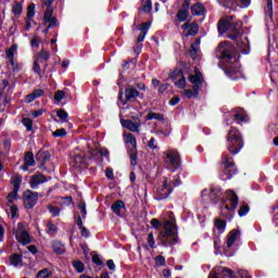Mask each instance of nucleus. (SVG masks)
<instances>
[{"label":"nucleus","instance_id":"c03bdc74","mask_svg":"<svg viewBox=\"0 0 278 278\" xmlns=\"http://www.w3.org/2000/svg\"><path fill=\"white\" fill-rule=\"evenodd\" d=\"M238 48L240 49V51H242V53H249V40L245 39V41L239 42Z\"/></svg>","mask_w":278,"mask_h":278},{"label":"nucleus","instance_id":"09e8293b","mask_svg":"<svg viewBox=\"0 0 278 278\" xmlns=\"http://www.w3.org/2000/svg\"><path fill=\"white\" fill-rule=\"evenodd\" d=\"M233 121H237L238 123H247V121H249V117H247V115H244L242 113H237L235 115Z\"/></svg>","mask_w":278,"mask_h":278},{"label":"nucleus","instance_id":"bb28decb","mask_svg":"<svg viewBox=\"0 0 278 278\" xmlns=\"http://www.w3.org/2000/svg\"><path fill=\"white\" fill-rule=\"evenodd\" d=\"M190 7H185L182 5V8L178 11L177 13V18L180 23H184L185 21L188 20V10Z\"/></svg>","mask_w":278,"mask_h":278},{"label":"nucleus","instance_id":"774afa93","mask_svg":"<svg viewBox=\"0 0 278 278\" xmlns=\"http://www.w3.org/2000/svg\"><path fill=\"white\" fill-rule=\"evenodd\" d=\"M249 214V206L244 205L239 210V216H247Z\"/></svg>","mask_w":278,"mask_h":278},{"label":"nucleus","instance_id":"393cba45","mask_svg":"<svg viewBox=\"0 0 278 278\" xmlns=\"http://www.w3.org/2000/svg\"><path fill=\"white\" fill-rule=\"evenodd\" d=\"M189 81H191V84H195L194 86H199L200 84H203V75L201 72L195 71V75L189 76Z\"/></svg>","mask_w":278,"mask_h":278},{"label":"nucleus","instance_id":"20e7f679","mask_svg":"<svg viewBox=\"0 0 278 278\" xmlns=\"http://www.w3.org/2000/svg\"><path fill=\"white\" fill-rule=\"evenodd\" d=\"M179 184H181L179 176L165 178L162 187L156 190L155 199L157 201L168 199L170 192H173V189L177 188Z\"/></svg>","mask_w":278,"mask_h":278},{"label":"nucleus","instance_id":"423d86ee","mask_svg":"<svg viewBox=\"0 0 278 278\" xmlns=\"http://www.w3.org/2000/svg\"><path fill=\"white\" fill-rule=\"evenodd\" d=\"M165 164H167L168 168H172V170H177V168L181 166V156H179V152L167 150L165 152Z\"/></svg>","mask_w":278,"mask_h":278},{"label":"nucleus","instance_id":"603ef678","mask_svg":"<svg viewBox=\"0 0 278 278\" xmlns=\"http://www.w3.org/2000/svg\"><path fill=\"white\" fill-rule=\"evenodd\" d=\"M36 4L31 3L28 5V10H27V17L28 18H34L35 14H36Z\"/></svg>","mask_w":278,"mask_h":278},{"label":"nucleus","instance_id":"a19ab883","mask_svg":"<svg viewBox=\"0 0 278 278\" xmlns=\"http://www.w3.org/2000/svg\"><path fill=\"white\" fill-rule=\"evenodd\" d=\"M147 121H164V117L160 113L150 112L147 116Z\"/></svg>","mask_w":278,"mask_h":278},{"label":"nucleus","instance_id":"0eeeda50","mask_svg":"<svg viewBox=\"0 0 278 278\" xmlns=\"http://www.w3.org/2000/svg\"><path fill=\"white\" fill-rule=\"evenodd\" d=\"M222 164L224 166V174L222 175V179L224 180L231 179V177L236 175L233 159L227 155H224L222 157Z\"/></svg>","mask_w":278,"mask_h":278},{"label":"nucleus","instance_id":"3c124183","mask_svg":"<svg viewBox=\"0 0 278 278\" xmlns=\"http://www.w3.org/2000/svg\"><path fill=\"white\" fill-rule=\"evenodd\" d=\"M174 84L177 88H180V89L186 88V77L185 76L180 77L178 80H175Z\"/></svg>","mask_w":278,"mask_h":278},{"label":"nucleus","instance_id":"8fccbe9b","mask_svg":"<svg viewBox=\"0 0 278 278\" xmlns=\"http://www.w3.org/2000/svg\"><path fill=\"white\" fill-rule=\"evenodd\" d=\"M39 59H36L34 62V66H33V71L34 73H36L37 75H42V70L40 68V64H39Z\"/></svg>","mask_w":278,"mask_h":278},{"label":"nucleus","instance_id":"69168bd1","mask_svg":"<svg viewBox=\"0 0 278 278\" xmlns=\"http://www.w3.org/2000/svg\"><path fill=\"white\" fill-rule=\"evenodd\" d=\"M48 233H55L58 231V226H55L53 223H48Z\"/></svg>","mask_w":278,"mask_h":278},{"label":"nucleus","instance_id":"c9c22d12","mask_svg":"<svg viewBox=\"0 0 278 278\" xmlns=\"http://www.w3.org/2000/svg\"><path fill=\"white\" fill-rule=\"evenodd\" d=\"M24 164H26V166H34V164H36V161L34 160V153L31 152L26 153L24 157Z\"/></svg>","mask_w":278,"mask_h":278},{"label":"nucleus","instance_id":"72a5a7b5","mask_svg":"<svg viewBox=\"0 0 278 278\" xmlns=\"http://www.w3.org/2000/svg\"><path fill=\"white\" fill-rule=\"evenodd\" d=\"M52 249H53L54 253H56L58 255H62V253H64V251H65L64 244H62L59 241H54L52 243Z\"/></svg>","mask_w":278,"mask_h":278},{"label":"nucleus","instance_id":"a878e982","mask_svg":"<svg viewBox=\"0 0 278 278\" xmlns=\"http://www.w3.org/2000/svg\"><path fill=\"white\" fill-rule=\"evenodd\" d=\"M18 50V46L13 45L11 48L7 51V58L9 60V63L11 66H14V53Z\"/></svg>","mask_w":278,"mask_h":278},{"label":"nucleus","instance_id":"0e129e2a","mask_svg":"<svg viewBox=\"0 0 278 278\" xmlns=\"http://www.w3.org/2000/svg\"><path fill=\"white\" fill-rule=\"evenodd\" d=\"M64 91L63 90H58L55 93H54V99L55 101L60 102L62 101V99H64Z\"/></svg>","mask_w":278,"mask_h":278},{"label":"nucleus","instance_id":"7ed1b4c3","mask_svg":"<svg viewBox=\"0 0 278 278\" xmlns=\"http://www.w3.org/2000/svg\"><path fill=\"white\" fill-rule=\"evenodd\" d=\"M240 29H242V22H233V16H228L225 20H220L218 23L219 34L231 31L229 35L231 40H238L240 38Z\"/></svg>","mask_w":278,"mask_h":278},{"label":"nucleus","instance_id":"680f3d73","mask_svg":"<svg viewBox=\"0 0 278 278\" xmlns=\"http://www.w3.org/2000/svg\"><path fill=\"white\" fill-rule=\"evenodd\" d=\"M148 147H149V149H152L153 151H155V149H157V142L155 141V138L152 137L148 141Z\"/></svg>","mask_w":278,"mask_h":278},{"label":"nucleus","instance_id":"79ce46f5","mask_svg":"<svg viewBox=\"0 0 278 278\" xmlns=\"http://www.w3.org/2000/svg\"><path fill=\"white\" fill-rule=\"evenodd\" d=\"M18 199V191L10 192L8 195V205H13L14 201Z\"/></svg>","mask_w":278,"mask_h":278},{"label":"nucleus","instance_id":"f03ea898","mask_svg":"<svg viewBox=\"0 0 278 278\" xmlns=\"http://www.w3.org/2000/svg\"><path fill=\"white\" fill-rule=\"evenodd\" d=\"M164 229L159 233L160 243L163 247H173V244H177L179 237H177V226L170 222L166 220L163 225Z\"/></svg>","mask_w":278,"mask_h":278},{"label":"nucleus","instance_id":"4c0bfd02","mask_svg":"<svg viewBox=\"0 0 278 278\" xmlns=\"http://www.w3.org/2000/svg\"><path fill=\"white\" fill-rule=\"evenodd\" d=\"M128 151L130 153V164L136 166L138 164V149Z\"/></svg>","mask_w":278,"mask_h":278},{"label":"nucleus","instance_id":"e2e57ef3","mask_svg":"<svg viewBox=\"0 0 278 278\" xmlns=\"http://www.w3.org/2000/svg\"><path fill=\"white\" fill-rule=\"evenodd\" d=\"M30 47L33 49H38V47H40V39H38V37H34L30 41Z\"/></svg>","mask_w":278,"mask_h":278},{"label":"nucleus","instance_id":"052dcab7","mask_svg":"<svg viewBox=\"0 0 278 278\" xmlns=\"http://www.w3.org/2000/svg\"><path fill=\"white\" fill-rule=\"evenodd\" d=\"M8 207H10L11 218H16V214L18 212V207H16V205H14V204L8 205Z\"/></svg>","mask_w":278,"mask_h":278},{"label":"nucleus","instance_id":"37998d69","mask_svg":"<svg viewBox=\"0 0 278 278\" xmlns=\"http://www.w3.org/2000/svg\"><path fill=\"white\" fill-rule=\"evenodd\" d=\"M73 266L77 273H84L86 268V266L84 265V263H81V261H74Z\"/></svg>","mask_w":278,"mask_h":278},{"label":"nucleus","instance_id":"e433bc0d","mask_svg":"<svg viewBox=\"0 0 278 278\" xmlns=\"http://www.w3.org/2000/svg\"><path fill=\"white\" fill-rule=\"evenodd\" d=\"M184 77V72L181 70H175L169 74V78L175 83L178 79H181Z\"/></svg>","mask_w":278,"mask_h":278},{"label":"nucleus","instance_id":"4468645a","mask_svg":"<svg viewBox=\"0 0 278 278\" xmlns=\"http://www.w3.org/2000/svg\"><path fill=\"white\" fill-rule=\"evenodd\" d=\"M47 181H49V179H47L45 175L35 174L30 178V188H33V190H36L40 184H45Z\"/></svg>","mask_w":278,"mask_h":278},{"label":"nucleus","instance_id":"a18cd8bd","mask_svg":"<svg viewBox=\"0 0 278 278\" xmlns=\"http://www.w3.org/2000/svg\"><path fill=\"white\" fill-rule=\"evenodd\" d=\"M22 123L24 125V127H26L27 131H31V129H34V122L30 118H23Z\"/></svg>","mask_w":278,"mask_h":278},{"label":"nucleus","instance_id":"13d9d810","mask_svg":"<svg viewBox=\"0 0 278 278\" xmlns=\"http://www.w3.org/2000/svg\"><path fill=\"white\" fill-rule=\"evenodd\" d=\"M148 244L150 249H155V238L153 237L152 232L148 235Z\"/></svg>","mask_w":278,"mask_h":278},{"label":"nucleus","instance_id":"c85d7f7f","mask_svg":"<svg viewBox=\"0 0 278 278\" xmlns=\"http://www.w3.org/2000/svg\"><path fill=\"white\" fill-rule=\"evenodd\" d=\"M73 162L76 168H81L86 164V159L81 154H75L73 156Z\"/></svg>","mask_w":278,"mask_h":278},{"label":"nucleus","instance_id":"aec40b11","mask_svg":"<svg viewBox=\"0 0 278 278\" xmlns=\"http://www.w3.org/2000/svg\"><path fill=\"white\" fill-rule=\"evenodd\" d=\"M238 236H240V231L238 230H231L228 236H227V240H226V247L227 249H231V247H233V243L236 242V240L238 239Z\"/></svg>","mask_w":278,"mask_h":278},{"label":"nucleus","instance_id":"a211bd4d","mask_svg":"<svg viewBox=\"0 0 278 278\" xmlns=\"http://www.w3.org/2000/svg\"><path fill=\"white\" fill-rule=\"evenodd\" d=\"M53 1L55 0H43V5L48 8L43 14L45 23L49 22L50 18H53V9H51V5H53Z\"/></svg>","mask_w":278,"mask_h":278},{"label":"nucleus","instance_id":"9d476101","mask_svg":"<svg viewBox=\"0 0 278 278\" xmlns=\"http://www.w3.org/2000/svg\"><path fill=\"white\" fill-rule=\"evenodd\" d=\"M15 238L17 242L21 244H29L31 242V238L29 237V232L25 229V224L18 223L16 229L14 230Z\"/></svg>","mask_w":278,"mask_h":278},{"label":"nucleus","instance_id":"49530a36","mask_svg":"<svg viewBox=\"0 0 278 278\" xmlns=\"http://www.w3.org/2000/svg\"><path fill=\"white\" fill-rule=\"evenodd\" d=\"M12 266H18L21 262H23V258L18 254H13L10 257Z\"/></svg>","mask_w":278,"mask_h":278},{"label":"nucleus","instance_id":"f8f14e48","mask_svg":"<svg viewBox=\"0 0 278 278\" xmlns=\"http://www.w3.org/2000/svg\"><path fill=\"white\" fill-rule=\"evenodd\" d=\"M38 203V192L26 191L24 193V205L28 210H31L34 205Z\"/></svg>","mask_w":278,"mask_h":278},{"label":"nucleus","instance_id":"4be33fe9","mask_svg":"<svg viewBox=\"0 0 278 278\" xmlns=\"http://www.w3.org/2000/svg\"><path fill=\"white\" fill-rule=\"evenodd\" d=\"M75 224L79 227L80 233L84 238L90 237V231H88V228L84 227V220H81V216L75 217Z\"/></svg>","mask_w":278,"mask_h":278},{"label":"nucleus","instance_id":"338daca9","mask_svg":"<svg viewBox=\"0 0 278 278\" xmlns=\"http://www.w3.org/2000/svg\"><path fill=\"white\" fill-rule=\"evenodd\" d=\"M155 262L157 266H164V264H166V258H164L162 255H159L155 257Z\"/></svg>","mask_w":278,"mask_h":278},{"label":"nucleus","instance_id":"9b49d317","mask_svg":"<svg viewBox=\"0 0 278 278\" xmlns=\"http://www.w3.org/2000/svg\"><path fill=\"white\" fill-rule=\"evenodd\" d=\"M137 97H140V91L134 86H128L125 89V99L123 98V92L119 93V101L122 102V105H126L127 101H134Z\"/></svg>","mask_w":278,"mask_h":278},{"label":"nucleus","instance_id":"473e14b6","mask_svg":"<svg viewBox=\"0 0 278 278\" xmlns=\"http://www.w3.org/2000/svg\"><path fill=\"white\" fill-rule=\"evenodd\" d=\"M51 275H53V269L43 268V269L38 271L36 278H49V277H51Z\"/></svg>","mask_w":278,"mask_h":278},{"label":"nucleus","instance_id":"58836bf2","mask_svg":"<svg viewBox=\"0 0 278 278\" xmlns=\"http://www.w3.org/2000/svg\"><path fill=\"white\" fill-rule=\"evenodd\" d=\"M13 14H15V16H18L22 14L23 12V4H21L18 1H15L13 3V10H12Z\"/></svg>","mask_w":278,"mask_h":278},{"label":"nucleus","instance_id":"6ab92c4d","mask_svg":"<svg viewBox=\"0 0 278 278\" xmlns=\"http://www.w3.org/2000/svg\"><path fill=\"white\" fill-rule=\"evenodd\" d=\"M210 197L211 199H213V201H215V203H216V200H218V199H220V189H218V188H212V189H210V190H207V189H204L203 191H202V197Z\"/></svg>","mask_w":278,"mask_h":278},{"label":"nucleus","instance_id":"5fc2aeb1","mask_svg":"<svg viewBox=\"0 0 278 278\" xmlns=\"http://www.w3.org/2000/svg\"><path fill=\"white\" fill-rule=\"evenodd\" d=\"M213 240H214L215 254L218 255V251L220 250V237L215 236Z\"/></svg>","mask_w":278,"mask_h":278},{"label":"nucleus","instance_id":"39448f33","mask_svg":"<svg viewBox=\"0 0 278 278\" xmlns=\"http://www.w3.org/2000/svg\"><path fill=\"white\" fill-rule=\"evenodd\" d=\"M242 147H244V142L242 141V135H240V131L238 129L231 128L228 131L227 137V149L229 153L236 155L240 153Z\"/></svg>","mask_w":278,"mask_h":278},{"label":"nucleus","instance_id":"b1692460","mask_svg":"<svg viewBox=\"0 0 278 278\" xmlns=\"http://www.w3.org/2000/svg\"><path fill=\"white\" fill-rule=\"evenodd\" d=\"M199 45H201V40H197L195 43L191 45L189 53L192 60H199Z\"/></svg>","mask_w":278,"mask_h":278},{"label":"nucleus","instance_id":"bf43d9fd","mask_svg":"<svg viewBox=\"0 0 278 278\" xmlns=\"http://www.w3.org/2000/svg\"><path fill=\"white\" fill-rule=\"evenodd\" d=\"M48 210L52 216H60V208H58L53 205H49Z\"/></svg>","mask_w":278,"mask_h":278},{"label":"nucleus","instance_id":"412c9836","mask_svg":"<svg viewBox=\"0 0 278 278\" xmlns=\"http://www.w3.org/2000/svg\"><path fill=\"white\" fill-rule=\"evenodd\" d=\"M191 14L193 16H203L205 14V7L201 2L193 4L191 7Z\"/></svg>","mask_w":278,"mask_h":278},{"label":"nucleus","instance_id":"7c9ffc66","mask_svg":"<svg viewBox=\"0 0 278 278\" xmlns=\"http://www.w3.org/2000/svg\"><path fill=\"white\" fill-rule=\"evenodd\" d=\"M10 86V83L5 79L0 80V99H2V97H5L8 94V90Z\"/></svg>","mask_w":278,"mask_h":278},{"label":"nucleus","instance_id":"2eb2a0df","mask_svg":"<svg viewBox=\"0 0 278 278\" xmlns=\"http://www.w3.org/2000/svg\"><path fill=\"white\" fill-rule=\"evenodd\" d=\"M122 125L125 129H129V131H134L136 134L140 131L141 127L140 122H132L131 119H123Z\"/></svg>","mask_w":278,"mask_h":278},{"label":"nucleus","instance_id":"c756f323","mask_svg":"<svg viewBox=\"0 0 278 278\" xmlns=\"http://www.w3.org/2000/svg\"><path fill=\"white\" fill-rule=\"evenodd\" d=\"M123 210H125V203L123 201H116L113 205H112V211L114 212V214H116L117 216H121V212H123Z\"/></svg>","mask_w":278,"mask_h":278},{"label":"nucleus","instance_id":"864d4df0","mask_svg":"<svg viewBox=\"0 0 278 278\" xmlns=\"http://www.w3.org/2000/svg\"><path fill=\"white\" fill-rule=\"evenodd\" d=\"M51 58V54L48 51L41 50L38 53V59L37 60H45L47 62V60H49Z\"/></svg>","mask_w":278,"mask_h":278},{"label":"nucleus","instance_id":"6e6d98bb","mask_svg":"<svg viewBox=\"0 0 278 278\" xmlns=\"http://www.w3.org/2000/svg\"><path fill=\"white\" fill-rule=\"evenodd\" d=\"M265 12H266L267 16L273 18V0H267V7H266Z\"/></svg>","mask_w":278,"mask_h":278},{"label":"nucleus","instance_id":"1a4fd4ad","mask_svg":"<svg viewBox=\"0 0 278 278\" xmlns=\"http://www.w3.org/2000/svg\"><path fill=\"white\" fill-rule=\"evenodd\" d=\"M217 3H219L222 8L236 10V8H249L251 0H217Z\"/></svg>","mask_w":278,"mask_h":278},{"label":"nucleus","instance_id":"f704fd0d","mask_svg":"<svg viewBox=\"0 0 278 278\" xmlns=\"http://www.w3.org/2000/svg\"><path fill=\"white\" fill-rule=\"evenodd\" d=\"M141 10L146 14H149L151 10H153V5L151 4V0H143L141 4Z\"/></svg>","mask_w":278,"mask_h":278},{"label":"nucleus","instance_id":"cd10ccee","mask_svg":"<svg viewBox=\"0 0 278 278\" xmlns=\"http://www.w3.org/2000/svg\"><path fill=\"white\" fill-rule=\"evenodd\" d=\"M185 96L187 99H197L199 97V86H193L192 89H186Z\"/></svg>","mask_w":278,"mask_h":278},{"label":"nucleus","instance_id":"6e6552de","mask_svg":"<svg viewBox=\"0 0 278 278\" xmlns=\"http://www.w3.org/2000/svg\"><path fill=\"white\" fill-rule=\"evenodd\" d=\"M227 195L230 206L224 202V205L222 206V216H228L229 212H233L236 207H238V195L236 192L229 190L227 191Z\"/></svg>","mask_w":278,"mask_h":278},{"label":"nucleus","instance_id":"dca6fc26","mask_svg":"<svg viewBox=\"0 0 278 278\" xmlns=\"http://www.w3.org/2000/svg\"><path fill=\"white\" fill-rule=\"evenodd\" d=\"M124 142L127 144L128 151H136V149H138L136 137L129 132L124 134Z\"/></svg>","mask_w":278,"mask_h":278},{"label":"nucleus","instance_id":"ea45409f","mask_svg":"<svg viewBox=\"0 0 278 278\" xmlns=\"http://www.w3.org/2000/svg\"><path fill=\"white\" fill-rule=\"evenodd\" d=\"M78 210L80 212V214L78 216H80V220H84V218H86L88 212L86 211V203L81 202L78 204Z\"/></svg>","mask_w":278,"mask_h":278},{"label":"nucleus","instance_id":"5701e85b","mask_svg":"<svg viewBox=\"0 0 278 278\" xmlns=\"http://www.w3.org/2000/svg\"><path fill=\"white\" fill-rule=\"evenodd\" d=\"M21 184H23V177H21V175H14L11 178V185L13 186V191L18 192V190H21Z\"/></svg>","mask_w":278,"mask_h":278},{"label":"nucleus","instance_id":"4d7b16f0","mask_svg":"<svg viewBox=\"0 0 278 278\" xmlns=\"http://www.w3.org/2000/svg\"><path fill=\"white\" fill-rule=\"evenodd\" d=\"M52 136L54 138H62L63 136H66V129L64 128L56 129L54 132H52Z\"/></svg>","mask_w":278,"mask_h":278},{"label":"nucleus","instance_id":"de8ad7c7","mask_svg":"<svg viewBox=\"0 0 278 278\" xmlns=\"http://www.w3.org/2000/svg\"><path fill=\"white\" fill-rule=\"evenodd\" d=\"M56 116H58L63 123H66V121H68V113H66V111H64V110L58 111Z\"/></svg>","mask_w":278,"mask_h":278},{"label":"nucleus","instance_id":"f3484780","mask_svg":"<svg viewBox=\"0 0 278 278\" xmlns=\"http://www.w3.org/2000/svg\"><path fill=\"white\" fill-rule=\"evenodd\" d=\"M150 27H151V22L141 23L140 27H137V29H139V31H141L137 38V42H142V40H144V38H147V34H148Z\"/></svg>","mask_w":278,"mask_h":278},{"label":"nucleus","instance_id":"2f4dec72","mask_svg":"<svg viewBox=\"0 0 278 278\" xmlns=\"http://www.w3.org/2000/svg\"><path fill=\"white\" fill-rule=\"evenodd\" d=\"M215 229L218 230V233H225L227 229V222L223 219H215Z\"/></svg>","mask_w":278,"mask_h":278},{"label":"nucleus","instance_id":"f257e3e1","mask_svg":"<svg viewBox=\"0 0 278 278\" xmlns=\"http://www.w3.org/2000/svg\"><path fill=\"white\" fill-rule=\"evenodd\" d=\"M216 52L217 58H219L222 64L226 66L229 73H238V66H240V63L238 62V56H236V49L229 41L219 43Z\"/></svg>","mask_w":278,"mask_h":278},{"label":"nucleus","instance_id":"ddd939ff","mask_svg":"<svg viewBox=\"0 0 278 278\" xmlns=\"http://www.w3.org/2000/svg\"><path fill=\"white\" fill-rule=\"evenodd\" d=\"M182 29L185 36H197L199 34V24L197 22H188L182 25Z\"/></svg>","mask_w":278,"mask_h":278}]
</instances>
